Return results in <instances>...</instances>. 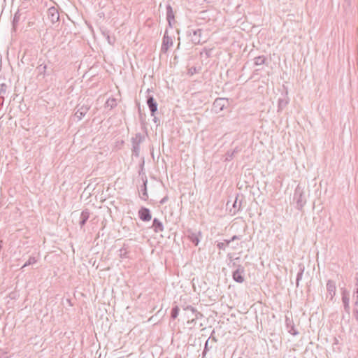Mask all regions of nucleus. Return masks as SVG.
<instances>
[{"label": "nucleus", "instance_id": "1", "mask_svg": "<svg viewBox=\"0 0 358 358\" xmlns=\"http://www.w3.org/2000/svg\"><path fill=\"white\" fill-rule=\"evenodd\" d=\"M294 201L296 203V208L301 210L303 207L306 203V199L305 196V192L303 191V188L298 185L294 190Z\"/></svg>", "mask_w": 358, "mask_h": 358}, {"label": "nucleus", "instance_id": "2", "mask_svg": "<svg viewBox=\"0 0 358 358\" xmlns=\"http://www.w3.org/2000/svg\"><path fill=\"white\" fill-rule=\"evenodd\" d=\"M145 140V136L141 133L136 134L135 136L131 138L132 143V155L138 157L140 155V145Z\"/></svg>", "mask_w": 358, "mask_h": 358}, {"label": "nucleus", "instance_id": "3", "mask_svg": "<svg viewBox=\"0 0 358 358\" xmlns=\"http://www.w3.org/2000/svg\"><path fill=\"white\" fill-rule=\"evenodd\" d=\"M183 310L186 312H191L192 315V317L187 319V324L194 325L198 319L203 317V314L199 312L194 307L188 305L183 307Z\"/></svg>", "mask_w": 358, "mask_h": 358}, {"label": "nucleus", "instance_id": "4", "mask_svg": "<svg viewBox=\"0 0 358 358\" xmlns=\"http://www.w3.org/2000/svg\"><path fill=\"white\" fill-rule=\"evenodd\" d=\"M185 236L195 246H197L202 237V234L201 231H194L192 229H187L185 232Z\"/></svg>", "mask_w": 358, "mask_h": 358}, {"label": "nucleus", "instance_id": "5", "mask_svg": "<svg viewBox=\"0 0 358 358\" xmlns=\"http://www.w3.org/2000/svg\"><path fill=\"white\" fill-rule=\"evenodd\" d=\"M245 269L243 266H238L231 273L232 279L238 283H243L245 281Z\"/></svg>", "mask_w": 358, "mask_h": 358}, {"label": "nucleus", "instance_id": "6", "mask_svg": "<svg viewBox=\"0 0 358 358\" xmlns=\"http://www.w3.org/2000/svg\"><path fill=\"white\" fill-rule=\"evenodd\" d=\"M173 44V41L172 37L168 35V30L166 29L163 38L162 43L161 46V52L163 53H166L170 47H171Z\"/></svg>", "mask_w": 358, "mask_h": 358}, {"label": "nucleus", "instance_id": "7", "mask_svg": "<svg viewBox=\"0 0 358 358\" xmlns=\"http://www.w3.org/2000/svg\"><path fill=\"white\" fill-rule=\"evenodd\" d=\"M327 288V299H329V301H332L336 292V282L332 280H328L326 285Z\"/></svg>", "mask_w": 358, "mask_h": 358}, {"label": "nucleus", "instance_id": "8", "mask_svg": "<svg viewBox=\"0 0 358 358\" xmlns=\"http://www.w3.org/2000/svg\"><path fill=\"white\" fill-rule=\"evenodd\" d=\"M146 103L150 111L151 116H154L158 109V103L152 95L148 94L146 96Z\"/></svg>", "mask_w": 358, "mask_h": 358}, {"label": "nucleus", "instance_id": "9", "mask_svg": "<svg viewBox=\"0 0 358 358\" xmlns=\"http://www.w3.org/2000/svg\"><path fill=\"white\" fill-rule=\"evenodd\" d=\"M228 103V99L225 98H217L213 104V110L218 113L224 110Z\"/></svg>", "mask_w": 358, "mask_h": 358}, {"label": "nucleus", "instance_id": "10", "mask_svg": "<svg viewBox=\"0 0 358 358\" xmlns=\"http://www.w3.org/2000/svg\"><path fill=\"white\" fill-rule=\"evenodd\" d=\"M341 295H342L341 299H342V302L343 304L344 310L349 315L350 313L349 292L345 289H343L341 290Z\"/></svg>", "mask_w": 358, "mask_h": 358}, {"label": "nucleus", "instance_id": "11", "mask_svg": "<svg viewBox=\"0 0 358 358\" xmlns=\"http://www.w3.org/2000/svg\"><path fill=\"white\" fill-rule=\"evenodd\" d=\"M41 59L38 61V65L36 67V71L38 72L37 78H40L41 77L42 78H45L46 76L50 75V72L48 70V65L45 64V62H41Z\"/></svg>", "mask_w": 358, "mask_h": 358}, {"label": "nucleus", "instance_id": "12", "mask_svg": "<svg viewBox=\"0 0 358 358\" xmlns=\"http://www.w3.org/2000/svg\"><path fill=\"white\" fill-rule=\"evenodd\" d=\"M138 217L143 222H149L152 219V214L149 208L141 207L138 212Z\"/></svg>", "mask_w": 358, "mask_h": 358}, {"label": "nucleus", "instance_id": "13", "mask_svg": "<svg viewBox=\"0 0 358 358\" xmlns=\"http://www.w3.org/2000/svg\"><path fill=\"white\" fill-rule=\"evenodd\" d=\"M187 33L189 36H192L191 41L194 45H197L201 43V36L202 33L201 29H189Z\"/></svg>", "mask_w": 358, "mask_h": 358}, {"label": "nucleus", "instance_id": "14", "mask_svg": "<svg viewBox=\"0 0 358 358\" xmlns=\"http://www.w3.org/2000/svg\"><path fill=\"white\" fill-rule=\"evenodd\" d=\"M282 97H280L278 100V113H281L288 105L289 99L287 96V91L284 94H282Z\"/></svg>", "mask_w": 358, "mask_h": 358}, {"label": "nucleus", "instance_id": "15", "mask_svg": "<svg viewBox=\"0 0 358 358\" xmlns=\"http://www.w3.org/2000/svg\"><path fill=\"white\" fill-rule=\"evenodd\" d=\"M90 108V106L88 105H78L75 113V116L78 118V120H80L85 115Z\"/></svg>", "mask_w": 358, "mask_h": 358}, {"label": "nucleus", "instance_id": "16", "mask_svg": "<svg viewBox=\"0 0 358 358\" xmlns=\"http://www.w3.org/2000/svg\"><path fill=\"white\" fill-rule=\"evenodd\" d=\"M48 17L52 24L57 22L59 20V14L57 9L52 6L48 10Z\"/></svg>", "mask_w": 358, "mask_h": 358}, {"label": "nucleus", "instance_id": "17", "mask_svg": "<svg viewBox=\"0 0 358 358\" xmlns=\"http://www.w3.org/2000/svg\"><path fill=\"white\" fill-rule=\"evenodd\" d=\"M285 324L287 329V331L293 335L296 336L299 334V332L295 329V326L292 319L289 318L288 317H285Z\"/></svg>", "mask_w": 358, "mask_h": 358}, {"label": "nucleus", "instance_id": "18", "mask_svg": "<svg viewBox=\"0 0 358 358\" xmlns=\"http://www.w3.org/2000/svg\"><path fill=\"white\" fill-rule=\"evenodd\" d=\"M143 184L140 187L139 192H141L140 198L143 201H147L148 199V194L147 190L148 178H143Z\"/></svg>", "mask_w": 358, "mask_h": 358}, {"label": "nucleus", "instance_id": "19", "mask_svg": "<svg viewBox=\"0 0 358 358\" xmlns=\"http://www.w3.org/2000/svg\"><path fill=\"white\" fill-rule=\"evenodd\" d=\"M166 20L168 22V24L169 27H172V22H175V15L173 13V10L172 6L170 4H168L166 7Z\"/></svg>", "mask_w": 358, "mask_h": 358}, {"label": "nucleus", "instance_id": "20", "mask_svg": "<svg viewBox=\"0 0 358 358\" xmlns=\"http://www.w3.org/2000/svg\"><path fill=\"white\" fill-rule=\"evenodd\" d=\"M90 211L87 208H85V210H83L81 212L80 217V221H79V225H80L81 229L87 223V220L90 218Z\"/></svg>", "mask_w": 358, "mask_h": 358}, {"label": "nucleus", "instance_id": "21", "mask_svg": "<svg viewBox=\"0 0 358 358\" xmlns=\"http://www.w3.org/2000/svg\"><path fill=\"white\" fill-rule=\"evenodd\" d=\"M151 227L155 233H159L164 231L163 223L156 217L153 219Z\"/></svg>", "mask_w": 358, "mask_h": 358}, {"label": "nucleus", "instance_id": "22", "mask_svg": "<svg viewBox=\"0 0 358 358\" xmlns=\"http://www.w3.org/2000/svg\"><path fill=\"white\" fill-rule=\"evenodd\" d=\"M227 258L229 260V262L228 263V266L229 268L236 269L238 266H242L241 264H239L241 259L239 257L233 258L231 254L229 253L227 255Z\"/></svg>", "mask_w": 358, "mask_h": 358}, {"label": "nucleus", "instance_id": "23", "mask_svg": "<svg viewBox=\"0 0 358 358\" xmlns=\"http://www.w3.org/2000/svg\"><path fill=\"white\" fill-rule=\"evenodd\" d=\"M241 148L238 146H236L233 150H228L225 154V161L229 162L233 159L235 155L240 152Z\"/></svg>", "mask_w": 358, "mask_h": 358}, {"label": "nucleus", "instance_id": "24", "mask_svg": "<svg viewBox=\"0 0 358 358\" xmlns=\"http://www.w3.org/2000/svg\"><path fill=\"white\" fill-rule=\"evenodd\" d=\"M242 204V200L238 201V196L236 197L235 201L232 203V208L230 209V213L233 215H235L237 212H238L241 209Z\"/></svg>", "mask_w": 358, "mask_h": 358}, {"label": "nucleus", "instance_id": "25", "mask_svg": "<svg viewBox=\"0 0 358 358\" xmlns=\"http://www.w3.org/2000/svg\"><path fill=\"white\" fill-rule=\"evenodd\" d=\"M268 62L267 57L264 55L257 56L254 58L255 66H260L262 64L268 65Z\"/></svg>", "mask_w": 358, "mask_h": 358}, {"label": "nucleus", "instance_id": "26", "mask_svg": "<svg viewBox=\"0 0 358 358\" xmlns=\"http://www.w3.org/2000/svg\"><path fill=\"white\" fill-rule=\"evenodd\" d=\"M305 270V266L302 264H299V271L296 275V285L298 287L299 285V281L302 279V276Z\"/></svg>", "mask_w": 358, "mask_h": 358}, {"label": "nucleus", "instance_id": "27", "mask_svg": "<svg viewBox=\"0 0 358 358\" xmlns=\"http://www.w3.org/2000/svg\"><path fill=\"white\" fill-rule=\"evenodd\" d=\"M144 164H145V160H144V157H143L141 159V162L139 164V171H138V175L141 177V180H143V178H147V176H146V174L144 171Z\"/></svg>", "mask_w": 358, "mask_h": 358}, {"label": "nucleus", "instance_id": "28", "mask_svg": "<svg viewBox=\"0 0 358 358\" xmlns=\"http://www.w3.org/2000/svg\"><path fill=\"white\" fill-rule=\"evenodd\" d=\"M180 308L178 306H175L171 308V319L175 320L179 315Z\"/></svg>", "mask_w": 358, "mask_h": 358}, {"label": "nucleus", "instance_id": "29", "mask_svg": "<svg viewBox=\"0 0 358 358\" xmlns=\"http://www.w3.org/2000/svg\"><path fill=\"white\" fill-rule=\"evenodd\" d=\"M37 259L35 257H30L29 258V259L24 264V265L22 266L21 269L28 266H30V265H32L34 264H36L37 262Z\"/></svg>", "mask_w": 358, "mask_h": 358}, {"label": "nucleus", "instance_id": "30", "mask_svg": "<svg viewBox=\"0 0 358 358\" xmlns=\"http://www.w3.org/2000/svg\"><path fill=\"white\" fill-rule=\"evenodd\" d=\"M8 86L6 83H1L0 85V99H4V96L6 93Z\"/></svg>", "mask_w": 358, "mask_h": 358}, {"label": "nucleus", "instance_id": "31", "mask_svg": "<svg viewBox=\"0 0 358 358\" xmlns=\"http://www.w3.org/2000/svg\"><path fill=\"white\" fill-rule=\"evenodd\" d=\"M117 105L116 99L115 98H110L106 102V106L110 109L114 108Z\"/></svg>", "mask_w": 358, "mask_h": 358}, {"label": "nucleus", "instance_id": "32", "mask_svg": "<svg viewBox=\"0 0 358 358\" xmlns=\"http://www.w3.org/2000/svg\"><path fill=\"white\" fill-rule=\"evenodd\" d=\"M229 245V243L228 242L227 240H224V242H218L217 243V248H219L220 250H224L225 248Z\"/></svg>", "mask_w": 358, "mask_h": 358}, {"label": "nucleus", "instance_id": "33", "mask_svg": "<svg viewBox=\"0 0 358 358\" xmlns=\"http://www.w3.org/2000/svg\"><path fill=\"white\" fill-rule=\"evenodd\" d=\"M210 348L211 347H209V339H207V341L205 343L204 348L202 352V358H204L206 356L207 352L209 351Z\"/></svg>", "mask_w": 358, "mask_h": 358}, {"label": "nucleus", "instance_id": "34", "mask_svg": "<svg viewBox=\"0 0 358 358\" xmlns=\"http://www.w3.org/2000/svg\"><path fill=\"white\" fill-rule=\"evenodd\" d=\"M20 17V15L18 13V12H17L14 15V17H13V21H12L13 27L14 29H15L16 26L17 25V24L19 22Z\"/></svg>", "mask_w": 358, "mask_h": 358}, {"label": "nucleus", "instance_id": "35", "mask_svg": "<svg viewBox=\"0 0 358 358\" xmlns=\"http://www.w3.org/2000/svg\"><path fill=\"white\" fill-rule=\"evenodd\" d=\"M352 315L355 320L358 322V303L353 304Z\"/></svg>", "mask_w": 358, "mask_h": 358}, {"label": "nucleus", "instance_id": "36", "mask_svg": "<svg viewBox=\"0 0 358 358\" xmlns=\"http://www.w3.org/2000/svg\"><path fill=\"white\" fill-rule=\"evenodd\" d=\"M120 254L119 256L121 259H128L129 258V251L128 250H119Z\"/></svg>", "mask_w": 358, "mask_h": 358}, {"label": "nucleus", "instance_id": "37", "mask_svg": "<svg viewBox=\"0 0 358 358\" xmlns=\"http://www.w3.org/2000/svg\"><path fill=\"white\" fill-rule=\"evenodd\" d=\"M211 51H212V49H208L206 48H204L203 50V52H201V55H202L203 52H204L206 57L209 58L211 57Z\"/></svg>", "mask_w": 358, "mask_h": 358}, {"label": "nucleus", "instance_id": "38", "mask_svg": "<svg viewBox=\"0 0 358 358\" xmlns=\"http://www.w3.org/2000/svg\"><path fill=\"white\" fill-rule=\"evenodd\" d=\"M102 33L106 37V39H107L108 43L111 44V45L113 44L114 40L112 41V39H111V38H110V35L108 34V31H103Z\"/></svg>", "mask_w": 358, "mask_h": 358}, {"label": "nucleus", "instance_id": "39", "mask_svg": "<svg viewBox=\"0 0 358 358\" xmlns=\"http://www.w3.org/2000/svg\"><path fill=\"white\" fill-rule=\"evenodd\" d=\"M355 294H358V273H356L355 276V289L354 290Z\"/></svg>", "mask_w": 358, "mask_h": 358}, {"label": "nucleus", "instance_id": "40", "mask_svg": "<svg viewBox=\"0 0 358 358\" xmlns=\"http://www.w3.org/2000/svg\"><path fill=\"white\" fill-rule=\"evenodd\" d=\"M215 333V330H213V331L210 334V337L208 339H209V341L212 340V341L216 343V342H217V339L215 336H214Z\"/></svg>", "mask_w": 358, "mask_h": 358}, {"label": "nucleus", "instance_id": "41", "mask_svg": "<svg viewBox=\"0 0 358 358\" xmlns=\"http://www.w3.org/2000/svg\"><path fill=\"white\" fill-rule=\"evenodd\" d=\"M241 238V236L234 235L229 240H227V241L230 243L231 242H233L234 241L240 240Z\"/></svg>", "mask_w": 358, "mask_h": 358}, {"label": "nucleus", "instance_id": "42", "mask_svg": "<svg viewBox=\"0 0 358 358\" xmlns=\"http://www.w3.org/2000/svg\"><path fill=\"white\" fill-rule=\"evenodd\" d=\"M196 73V68L194 66L191 67L188 70V74H189L191 76L194 75Z\"/></svg>", "mask_w": 358, "mask_h": 358}, {"label": "nucleus", "instance_id": "43", "mask_svg": "<svg viewBox=\"0 0 358 358\" xmlns=\"http://www.w3.org/2000/svg\"><path fill=\"white\" fill-rule=\"evenodd\" d=\"M184 316H185V318H186V319H189V318L192 317V315L191 312L185 311Z\"/></svg>", "mask_w": 358, "mask_h": 358}, {"label": "nucleus", "instance_id": "44", "mask_svg": "<svg viewBox=\"0 0 358 358\" xmlns=\"http://www.w3.org/2000/svg\"><path fill=\"white\" fill-rule=\"evenodd\" d=\"M128 248H129L128 245L124 243L122 247L120 249V250H122V251H123V250H128Z\"/></svg>", "mask_w": 358, "mask_h": 358}, {"label": "nucleus", "instance_id": "45", "mask_svg": "<svg viewBox=\"0 0 358 358\" xmlns=\"http://www.w3.org/2000/svg\"><path fill=\"white\" fill-rule=\"evenodd\" d=\"M353 298L355 299L354 303H358V294L353 292Z\"/></svg>", "mask_w": 358, "mask_h": 358}, {"label": "nucleus", "instance_id": "46", "mask_svg": "<svg viewBox=\"0 0 358 358\" xmlns=\"http://www.w3.org/2000/svg\"><path fill=\"white\" fill-rule=\"evenodd\" d=\"M168 200V196H164L162 200L159 201L161 204L165 203Z\"/></svg>", "mask_w": 358, "mask_h": 358}, {"label": "nucleus", "instance_id": "47", "mask_svg": "<svg viewBox=\"0 0 358 358\" xmlns=\"http://www.w3.org/2000/svg\"><path fill=\"white\" fill-rule=\"evenodd\" d=\"M154 118H153V121L155 122V123H157V122H159V120L158 117H155V115L154 116H152Z\"/></svg>", "mask_w": 358, "mask_h": 358}, {"label": "nucleus", "instance_id": "48", "mask_svg": "<svg viewBox=\"0 0 358 358\" xmlns=\"http://www.w3.org/2000/svg\"><path fill=\"white\" fill-rule=\"evenodd\" d=\"M0 358H8L6 356V353H0Z\"/></svg>", "mask_w": 358, "mask_h": 358}, {"label": "nucleus", "instance_id": "49", "mask_svg": "<svg viewBox=\"0 0 358 358\" xmlns=\"http://www.w3.org/2000/svg\"><path fill=\"white\" fill-rule=\"evenodd\" d=\"M139 112H140V120H141V121H143V115L141 113L140 109H139Z\"/></svg>", "mask_w": 358, "mask_h": 358}, {"label": "nucleus", "instance_id": "50", "mask_svg": "<svg viewBox=\"0 0 358 358\" xmlns=\"http://www.w3.org/2000/svg\"><path fill=\"white\" fill-rule=\"evenodd\" d=\"M150 92H152V89H150V88H148V89L147 90V93H148V94H149Z\"/></svg>", "mask_w": 358, "mask_h": 358}, {"label": "nucleus", "instance_id": "51", "mask_svg": "<svg viewBox=\"0 0 358 358\" xmlns=\"http://www.w3.org/2000/svg\"><path fill=\"white\" fill-rule=\"evenodd\" d=\"M67 301L69 302V303L72 306L71 303V300L70 299H67Z\"/></svg>", "mask_w": 358, "mask_h": 358}, {"label": "nucleus", "instance_id": "52", "mask_svg": "<svg viewBox=\"0 0 358 358\" xmlns=\"http://www.w3.org/2000/svg\"><path fill=\"white\" fill-rule=\"evenodd\" d=\"M238 358H242V357H238Z\"/></svg>", "mask_w": 358, "mask_h": 358}]
</instances>
